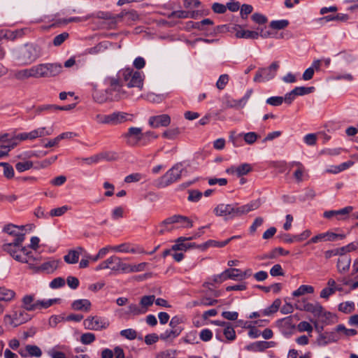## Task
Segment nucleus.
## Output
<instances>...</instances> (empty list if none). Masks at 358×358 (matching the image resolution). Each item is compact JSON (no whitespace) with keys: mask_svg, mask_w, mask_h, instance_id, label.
<instances>
[{"mask_svg":"<svg viewBox=\"0 0 358 358\" xmlns=\"http://www.w3.org/2000/svg\"><path fill=\"white\" fill-rule=\"evenodd\" d=\"M59 348V346L57 345L49 349L47 351L48 355L51 358H66L65 354L58 350Z\"/></svg>","mask_w":358,"mask_h":358,"instance_id":"de8ad7c7","label":"nucleus"},{"mask_svg":"<svg viewBox=\"0 0 358 358\" xmlns=\"http://www.w3.org/2000/svg\"><path fill=\"white\" fill-rule=\"evenodd\" d=\"M174 223H180L181 227L184 228H191L193 227V222L189 217L180 215H174L169 217L164 220L162 224L166 225Z\"/></svg>","mask_w":358,"mask_h":358,"instance_id":"2eb2a0df","label":"nucleus"},{"mask_svg":"<svg viewBox=\"0 0 358 358\" xmlns=\"http://www.w3.org/2000/svg\"><path fill=\"white\" fill-rule=\"evenodd\" d=\"M213 213L216 216L224 217L225 220L241 216V208L238 203H220L213 209Z\"/></svg>","mask_w":358,"mask_h":358,"instance_id":"39448f33","label":"nucleus"},{"mask_svg":"<svg viewBox=\"0 0 358 358\" xmlns=\"http://www.w3.org/2000/svg\"><path fill=\"white\" fill-rule=\"evenodd\" d=\"M15 296V292L5 287H0V301H10Z\"/></svg>","mask_w":358,"mask_h":358,"instance_id":"e433bc0d","label":"nucleus"},{"mask_svg":"<svg viewBox=\"0 0 358 358\" xmlns=\"http://www.w3.org/2000/svg\"><path fill=\"white\" fill-rule=\"evenodd\" d=\"M339 340V336L336 331H325L320 334L317 338V343L319 345L324 346L331 343L336 342Z\"/></svg>","mask_w":358,"mask_h":358,"instance_id":"a211bd4d","label":"nucleus"},{"mask_svg":"<svg viewBox=\"0 0 358 358\" xmlns=\"http://www.w3.org/2000/svg\"><path fill=\"white\" fill-rule=\"evenodd\" d=\"M337 289L339 290L340 289L336 287H325L321 291L320 296L322 299H328Z\"/></svg>","mask_w":358,"mask_h":358,"instance_id":"338daca9","label":"nucleus"},{"mask_svg":"<svg viewBox=\"0 0 358 358\" xmlns=\"http://www.w3.org/2000/svg\"><path fill=\"white\" fill-rule=\"evenodd\" d=\"M352 210H353V207L349 206H346V207H345L342 209L338 210L325 211L323 214V216H324V217H325L327 219H331L334 216L348 215L350 213H351L352 211Z\"/></svg>","mask_w":358,"mask_h":358,"instance_id":"c85d7f7f","label":"nucleus"},{"mask_svg":"<svg viewBox=\"0 0 358 358\" xmlns=\"http://www.w3.org/2000/svg\"><path fill=\"white\" fill-rule=\"evenodd\" d=\"M69 37V34L68 32H62L55 36L52 44L56 47L60 46Z\"/></svg>","mask_w":358,"mask_h":358,"instance_id":"8fccbe9b","label":"nucleus"},{"mask_svg":"<svg viewBox=\"0 0 358 358\" xmlns=\"http://www.w3.org/2000/svg\"><path fill=\"white\" fill-rule=\"evenodd\" d=\"M188 194L187 200L190 202H198L203 196V193L196 189H189Z\"/></svg>","mask_w":358,"mask_h":358,"instance_id":"09e8293b","label":"nucleus"},{"mask_svg":"<svg viewBox=\"0 0 358 358\" xmlns=\"http://www.w3.org/2000/svg\"><path fill=\"white\" fill-rule=\"evenodd\" d=\"M223 334L224 335L225 338L231 341L236 339V332L230 324H228L223 330Z\"/></svg>","mask_w":358,"mask_h":358,"instance_id":"603ef678","label":"nucleus"},{"mask_svg":"<svg viewBox=\"0 0 358 358\" xmlns=\"http://www.w3.org/2000/svg\"><path fill=\"white\" fill-rule=\"evenodd\" d=\"M121 77H118V73L115 76H106L103 80V84L106 86V90L112 96H120L122 91L123 84Z\"/></svg>","mask_w":358,"mask_h":358,"instance_id":"1a4fd4ad","label":"nucleus"},{"mask_svg":"<svg viewBox=\"0 0 358 358\" xmlns=\"http://www.w3.org/2000/svg\"><path fill=\"white\" fill-rule=\"evenodd\" d=\"M355 310V303L352 301H345L338 305V310L344 313H350Z\"/></svg>","mask_w":358,"mask_h":358,"instance_id":"c03bdc74","label":"nucleus"},{"mask_svg":"<svg viewBox=\"0 0 358 358\" xmlns=\"http://www.w3.org/2000/svg\"><path fill=\"white\" fill-rule=\"evenodd\" d=\"M31 319L30 315L24 309L13 311L12 314L4 316V322L14 327L24 324Z\"/></svg>","mask_w":358,"mask_h":358,"instance_id":"6e6552de","label":"nucleus"},{"mask_svg":"<svg viewBox=\"0 0 358 358\" xmlns=\"http://www.w3.org/2000/svg\"><path fill=\"white\" fill-rule=\"evenodd\" d=\"M227 280L232 279V280H243L246 278V273H242V271L238 268H228L224 271Z\"/></svg>","mask_w":358,"mask_h":358,"instance_id":"2f4dec72","label":"nucleus"},{"mask_svg":"<svg viewBox=\"0 0 358 358\" xmlns=\"http://www.w3.org/2000/svg\"><path fill=\"white\" fill-rule=\"evenodd\" d=\"M41 55V48L35 43H26L13 52L15 59L22 65L31 64Z\"/></svg>","mask_w":358,"mask_h":358,"instance_id":"f257e3e1","label":"nucleus"},{"mask_svg":"<svg viewBox=\"0 0 358 358\" xmlns=\"http://www.w3.org/2000/svg\"><path fill=\"white\" fill-rule=\"evenodd\" d=\"M31 78H45L43 64L34 65L30 68Z\"/></svg>","mask_w":358,"mask_h":358,"instance_id":"ea45409f","label":"nucleus"},{"mask_svg":"<svg viewBox=\"0 0 358 358\" xmlns=\"http://www.w3.org/2000/svg\"><path fill=\"white\" fill-rule=\"evenodd\" d=\"M275 345V343L273 341H261L250 344V345L247 346V349L253 352H262L266 349L274 347Z\"/></svg>","mask_w":358,"mask_h":358,"instance_id":"a878e982","label":"nucleus"},{"mask_svg":"<svg viewBox=\"0 0 358 358\" xmlns=\"http://www.w3.org/2000/svg\"><path fill=\"white\" fill-rule=\"evenodd\" d=\"M71 208L69 206L53 208L50 210L49 215L50 217H59L66 213Z\"/></svg>","mask_w":358,"mask_h":358,"instance_id":"3c124183","label":"nucleus"},{"mask_svg":"<svg viewBox=\"0 0 358 358\" xmlns=\"http://www.w3.org/2000/svg\"><path fill=\"white\" fill-rule=\"evenodd\" d=\"M36 301L34 294H26L22 299V308L26 311H34Z\"/></svg>","mask_w":358,"mask_h":358,"instance_id":"bb28decb","label":"nucleus"},{"mask_svg":"<svg viewBox=\"0 0 358 358\" xmlns=\"http://www.w3.org/2000/svg\"><path fill=\"white\" fill-rule=\"evenodd\" d=\"M13 76L15 79L19 80H23L31 78L30 68L16 71H15Z\"/></svg>","mask_w":358,"mask_h":358,"instance_id":"37998d69","label":"nucleus"},{"mask_svg":"<svg viewBox=\"0 0 358 358\" xmlns=\"http://www.w3.org/2000/svg\"><path fill=\"white\" fill-rule=\"evenodd\" d=\"M16 146V140H13L11 144L3 145L0 146V158L8 155L9 151Z\"/></svg>","mask_w":358,"mask_h":358,"instance_id":"5fc2aeb1","label":"nucleus"},{"mask_svg":"<svg viewBox=\"0 0 358 358\" xmlns=\"http://www.w3.org/2000/svg\"><path fill=\"white\" fill-rule=\"evenodd\" d=\"M103 157V155H95L90 157L83 158L82 160L85 162L87 164L91 165L93 164H97L100 161L102 160V158Z\"/></svg>","mask_w":358,"mask_h":358,"instance_id":"774afa93","label":"nucleus"},{"mask_svg":"<svg viewBox=\"0 0 358 358\" xmlns=\"http://www.w3.org/2000/svg\"><path fill=\"white\" fill-rule=\"evenodd\" d=\"M18 353L23 358L30 357H41L42 351L41 348L35 345H27L24 348H20L17 350Z\"/></svg>","mask_w":358,"mask_h":358,"instance_id":"dca6fc26","label":"nucleus"},{"mask_svg":"<svg viewBox=\"0 0 358 358\" xmlns=\"http://www.w3.org/2000/svg\"><path fill=\"white\" fill-rule=\"evenodd\" d=\"M3 167V176L8 178L11 179L14 177V169L11 165L8 163L2 164Z\"/></svg>","mask_w":358,"mask_h":358,"instance_id":"69168bd1","label":"nucleus"},{"mask_svg":"<svg viewBox=\"0 0 358 358\" xmlns=\"http://www.w3.org/2000/svg\"><path fill=\"white\" fill-rule=\"evenodd\" d=\"M315 90L314 87H296L293 89L296 96H303L313 92Z\"/></svg>","mask_w":358,"mask_h":358,"instance_id":"864d4df0","label":"nucleus"},{"mask_svg":"<svg viewBox=\"0 0 358 358\" xmlns=\"http://www.w3.org/2000/svg\"><path fill=\"white\" fill-rule=\"evenodd\" d=\"M180 134L178 128L170 129L162 134V136L167 139H174Z\"/></svg>","mask_w":358,"mask_h":358,"instance_id":"680f3d73","label":"nucleus"},{"mask_svg":"<svg viewBox=\"0 0 358 358\" xmlns=\"http://www.w3.org/2000/svg\"><path fill=\"white\" fill-rule=\"evenodd\" d=\"M280 305H281L280 299H276L275 300H274V301L273 302V303L271 306H268L267 308H266L265 309L263 310L262 315L268 316V315H272L273 313H276L278 310V309L280 308Z\"/></svg>","mask_w":358,"mask_h":358,"instance_id":"58836bf2","label":"nucleus"},{"mask_svg":"<svg viewBox=\"0 0 358 358\" xmlns=\"http://www.w3.org/2000/svg\"><path fill=\"white\" fill-rule=\"evenodd\" d=\"M95 335L92 333H85L80 336V341L84 345H90L95 341Z\"/></svg>","mask_w":358,"mask_h":358,"instance_id":"bf43d9fd","label":"nucleus"},{"mask_svg":"<svg viewBox=\"0 0 358 358\" xmlns=\"http://www.w3.org/2000/svg\"><path fill=\"white\" fill-rule=\"evenodd\" d=\"M3 231L8 234L14 236L15 239H17L22 236L23 238V241H24L25 234L22 232L23 227H20L17 225L9 224L3 227Z\"/></svg>","mask_w":358,"mask_h":358,"instance_id":"393cba45","label":"nucleus"},{"mask_svg":"<svg viewBox=\"0 0 358 358\" xmlns=\"http://www.w3.org/2000/svg\"><path fill=\"white\" fill-rule=\"evenodd\" d=\"M252 168L250 164L244 163L238 166H231L226 170L229 174H235L238 177L245 176L252 171Z\"/></svg>","mask_w":358,"mask_h":358,"instance_id":"412c9836","label":"nucleus"},{"mask_svg":"<svg viewBox=\"0 0 358 358\" xmlns=\"http://www.w3.org/2000/svg\"><path fill=\"white\" fill-rule=\"evenodd\" d=\"M133 115L122 112L116 111L110 114V124L116 125L124 123L127 121H131Z\"/></svg>","mask_w":358,"mask_h":358,"instance_id":"aec40b11","label":"nucleus"},{"mask_svg":"<svg viewBox=\"0 0 358 358\" xmlns=\"http://www.w3.org/2000/svg\"><path fill=\"white\" fill-rule=\"evenodd\" d=\"M65 262L70 264H76L79 259V255L77 251L71 250L68 254L64 257Z\"/></svg>","mask_w":358,"mask_h":358,"instance_id":"79ce46f5","label":"nucleus"},{"mask_svg":"<svg viewBox=\"0 0 358 358\" xmlns=\"http://www.w3.org/2000/svg\"><path fill=\"white\" fill-rule=\"evenodd\" d=\"M236 36L238 38L257 39L259 36V33L257 31L242 29L236 31Z\"/></svg>","mask_w":358,"mask_h":358,"instance_id":"f704fd0d","label":"nucleus"},{"mask_svg":"<svg viewBox=\"0 0 358 358\" xmlns=\"http://www.w3.org/2000/svg\"><path fill=\"white\" fill-rule=\"evenodd\" d=\"M120 334L122 337H124L125 338L129 340H134L136 338L137 336L136 331L133 329H127L122 330Z\"/></svg>","mask_w":358,"mask_h":358,"instance_id":"052dcab7","label":"nucleus"},{"mask_svg":"<svg viewBox=\"0 0 358 358\" xmlns=\"http://www.w3.org/2000/svg\"><path fill=\"white\" fill-rule=\"evenodd\" d=\"M176 353L177 351L175 350H166L158 352L155 358H173Z\"/></svg>","mask_w":358,"mask_h":358,"instance_id":"e2e57ef3","label":"nucleus"},{"mask_svg":"<svg viewBox=\"0 0 358 358\" xmlns=\"http://www.w3.org/2000/svg\"><path fill=\"white\" fill-rule=\"evenodd\" d=\"M278 324L281 332L285 335L291 334L296 327L292 316H288L278 320Z\"/></svg>","mask_w":358,"mask_h":358,"instance_id":"6ab92c4d","label":"nucleus"},{"mask_svg":"<svg viewBox=\"0 0 358 358\" xmlns=\"http://www.w3.org/2000/svg\"><path fill=\"white\" fill-rule=\"evenodd\" d=\"M182 331V329H167L160 334V339L162 341L173 340L178 337Z\"/></svg>","mask_w":358,"mask_h":358,"instance_id":"72a5a7b5","label":"nucleus"},{"mask_svg":"<svg viewBox=\"0 0 358 358\" xmlns=\"http://www.w3.org/2000/svg\"><path fill=\"white\" fill-rule=\"evenodd\" d=\"M118 77L122 78L127 83V86L131 87H138L142 90L143 87L144 76L141 72L134 71L133 69L126 68L118 71Z\"/></svg>","mask_w":358,"mask_h":358,"instance_id":"20e7f679","label":"nucleus"},{"mask_svg":"<svg viewBox=\"0 0 358 358\" xmlns=\"http://www.w3.org/2000/svg\"><path fill=\"white\" fill-rule=\"evenodd\" d=\"M155 301V296L154 295H148L144 296L141 299L140 305L141 308H145L146 312L148 311V308L152 305Z\"/></svg>","mask_w":358,"mask_h":358,"instance_id":"49530a36","label":"nucleus"},{"mask_svg":"<svg viewBox=\"0 0 358 358\" xmlns=\"http://www.w3.org/2000/svg\"><path fill=\"white\" fill-rule=\"evenodd\" d=\"M266 103L273 106H279L283 103V96H271L266 100Z\"/></svg>","mask_w":358,"mask_h":358,"instance_id":"0e129e2a","label":"nucleus"},{"mask_svg":"<svg viewBox=\"0 0 358 358\" xmlns=\"http://www.w3.org/2000/svg\"><path fill=\"white\" fill-rule=\"evenodd\" d=\"M351 264L349 257H342L338 259L337 268L340 273L348 271Z\"/></svg>","mask_w":358,"mask_h":358,"instance_id":"c9c22d12","label":"nucleus"},{"mask_svg":"<svg viewBox=\"0 0 358 358\" xmlns=\"http://www.w3.org/2000/svg\"><path fill=\"white\" fill-rule=\"evenodd\" d=\"M59 263H61L60 259H50L40 266L29 262L28 267L35 273L41 272L52 273L58 268Z\"/></svg>","mask_w":358,"mask_h":358,"instance_id":"9d476101","label":"nucleus"},{"mask_svg":"<svg viewBox=\"0 0 358 358\" xmlns=\"http://www.w3.org/2000/svg\"><path fill=\"white\" fill-rule=\"evenodd\" d=\"M71 308L75 310L88 312L91 308V302L88 299L75 300L71 303Z\"/></svg>","mask_w":358,"mask_h":358,"instance_id":"cd10ccee","label":"nucleus"},{"mask_svg":"<svg viewBox=\"0 0 358 358\" xmlns=\"http://www.w3.org/2000/svg\"><path fill=\"white\" fill-rule=\"evenodd\" d=\"M92 96L93 100L96 103H103L106 101H118L121 98L120 96H112L109 94V92H108L106 89H105V90H98L96 84H92Z\"/></svg>","mask_w":358,"mask_h":358,"instance_id":"f8f14e48","label":"nucleus"},{"mask_svg":"<svg viewBox=\"0 0 358 358\" xmlns=\"http://www.w3.org/2000/svg\"><path fill=\"white\" fill-rule=\"evenodd\" d=\"M23 238L21 236L9 243L2 245V250L8 253L16 261L28 265L31 260V251L27 247L22 245Z\"/></svg>","mask_w":358,"mask_h":358,"instance_id":"f03ea898","label":"nucleus"},{"mask_svg":"<svg viewBox=\"0 0 358 358\" xmlns=\"http://www.w3.org/2000/svg\"><path fill=\"white\" fill-rule=\"evenodd\" d=\"M187 171L182 162H178L155 181L158 188H164L180 180Z\"/></svg>","mask_w":358,"mask_h":358,"instance_id":"7ed1b4c3","label":"nucleus"},{"mask_svg":"<svg viewBox=\"0 0 358 358\" xmlns=\"http://www.w3.org/2000/svg\"><path fill=\"white\" fill-rule=\"evenodd\" d=\"M314 292V287L311 285H302L299 287L297 289L293 292L294 296H300L305 294H313Z\"/></svg>","mask_w":358,"mask_h":358,"instance_id":"a19ab883","label":"nucleus"},{"mask_svg":"<svg viewBox=\"0 0 358 358\" xmlns=\"http://www.w3.org/2000/svg\"><path fill=\"white\" fill-rule=\"evenodd\" d=\"M148 123L153 128L167 127L171 123V117L167 114L151 116L149 118Z\"/></svg>","mask_w":358,"mask_h":358,"instance_id":"f3484780","label":"nucleus"},{"mask_svg":"<svg viewBox=\"0 0 358 358\" xmlns=\"http://www.w3.org/2000/svg\"><path fill=\"white\" fill-rule=\"evenodd\" d=\"M59 301V299L36 300V310L46 309Z\"/></svg>","mask_w":358,"mask_h":358,"instance_id":"4c0bfd02","label":"nucleus"},{"mask_svg":"<svg viewBox=\"0 0 358 358\" xmlns=\"http://www.w3.org/2000/svg\"><path fill=\"white\" fill-rule=\"evenodd\" d=\"M289 22L287 20H273L270 22V27L273 29L280 30L286 28Z\"/></svg>","mask_w":358,"mask_h":358,"instance_id":"a18cd8bd","label":"nucleus"},{"mask_svg":"<svg viewBox=\"0 0 358 358\" xmlns=\"http://www.w3.org/2000/svg\"><path fill=\"white\" fill-rule=\"evenodd\" d=\"M16 140V145L18 144L20 138H18V134L17 136H10L9 134H4L0 135V142L4 143V145L11 144L13 140Z\"/></svg>","mask_w":358,"mask_h":358,"instance_id":"6e6d98bb","label":"nucleus"},{"mask_svg":"<svg viewBox=\"0 0 358 358\" xmlns=\"http://www.w3.org/2000/svg\"><path fill=\"white\" fill-rule=\"evenodd\" d=\"M193 237H180L178 238L177 242L172 246L173 250H186L187 249L192 248L195 245V243H185L184 241L192 240Z\"/></svg>","mask_w":358,"mask_h":358,"instance_id":"7c9ffc66","label":"nucleus"},{"mask_svg":"<svg viewBox=\"0 0 358 358\" xmlns=\"http://www.w3.org/2000/svg\"><path fill=\"white\" fill-rule=\"evenodd\" d=\"M299 310L311 313L315 317H320L322 315L324 308L322 305L318 302L315 303H306L303 308H296Z\"/></svg>","mask_w":358,"mask_h":358,"instance_id":"4be33fe9","label":"nucleus"},{"mask_svg":"<svg viewBox=\"0 0 358 358\" xmlns=\"http://www.w3.org/2000/svg\"><path fill=\"white\" fill-rule=\"evenodd\" d=\"M45 78L54 77L62 71V66L58 63L43 64Z\"/></svg>","mask_w":358,"mask_h":358,"instance_id":"5701e85b","label":"nucleus"},{"mask_svg":"<svg viewBox=\"0 0 358 358\" xmlns=\"http://www.w3.org/2000/svg\"><path fill=\"white\" fill-rule=\"evenodd\" d=\"M122 137L125 139L126 143L131 147H136L140 144L143 145L147 144V142L143 141L142 129L140 127H129L127 132L123 134Z\"/></svg>","mask_w":358,"mask_h":358,"instance_id":"423d86ee","label":"nucleus"},{"mask_svg":"<svg viewBox=\"0 0 358 358\" xmlns=\"http://www.w3.org/2000/svg\"><path fill=\"white\" fill-rule=\"evenodd\" d=\"M110 250L116 252H124V253H138L145 254L146 252L143 248L140 246H134L129 243H124L117 245L112 246Z\"/></svg>","mask_w":358,"mask_h":358,"instance_id":"4468645a","label":"nucleus"},{"mask_svg":"<svg viewBox=\"0 0 358 358\" xmlns=\"http://www.w3.org/2000/svg\"><path fill=\"white\" fill-rule=\"evenodd\" d=\"M145 313L146 310H145V308H141V306L137 304L131 303L124 312V314L128 317H134L145 314Z\"/></svg>","mask_w":358,"mask_h":358,"instance_id":"c756f323","label":"nucleus"},{"mask_svg":"<svg viewBox=\"0 0 358 358\" xmlns=\"http://www.w3.org/2000/svg\"><path fill=\"white\" fill-rule=\"evenodd\" d=\"M279 68V62H273L267 68L259 69L254 77V81L257 83L266 82L273 79Z\"/></svg>","mask_w":358,"mask_h":358,"instance_id":"0eeeda50","label":"nucleus"},{"mask_svg":"<svg viewBox=\"0 0 358 358\" xmlns=\"http://www.w3.org/2000/svg\"><path fill=\"white\" fill-rule=\"evenodd\" d=\"M111 270L115 272L129 273V264L124 263L122 259L117 256H111Z\"/></svg>","mask_w":358,"mask_h":358,"instance_id":"b1692460","label":"nucleus"},{"mask_svg":"<svg viewBox=\"0 0 358 358\" xmlns=\"http://www.w3.org/2000/svg\"><path fill=\"white\" fill-rule=\"evenodd\" d=\"M85 329L93 331L106 329L109 326V322L104 318L98 316L88 317L83 321Z\"/></svg>","mask_w":358,"mask_h":358,"instance_id":"9b49d317","label":"nucleus"},{"mask_svg":"<svg viewBox=\"0 0 358 358\" xmlns=\"http://www.w3.org/2000/svg\"><path fill=\"white\" fill-rule=\"evenodd\" d=\"M33 166V163L30 161L20 162L15 164V169L19 172H23L30 169Z\"/></svg>","mask_w":358,"mask_h":358,"instance_id":"13d9d810","label":"nucleus"},{"mask_svg":"<svg viewBox=\"0 0 358 358\" xmlns=\"http://www.w3.org/2000/svg\"><path fill=\"white\" fill-rule=\"evenodd\" d=\"M52 129H47L45 127H40L32 130L30 132H24L18 134L20 141L34 140L38 137L49 136L52 134Z\"/></svg>","mask_w":358,"mask_h":358,"instance_id":"ddd939ff","label":"nucleus"},{"mask_svg":"<svg viewBox=\"0 0 358 358\" xmlns=\"http://www.w3.org/2000/svg\"><path fill=\"white\" fill-rule=\"evenodd\" d=\"M229 80V75L228 74H222L219 77V78L216 83V87H217V89L220 90H223L225 88Z\"/></svg>","mask_w":358,"mask_h":358,"instance_id":"4d7b16f0","label":"nucleus"},{"mask_svg":"<svg viewBox=\"0 0 358 358\" xmlns=\"http://www.w3.org/2000/svg\"><path fill=\"white\" fill-rule=\"evenodd\" d=\"M260 206H261V201L259 199L252 201L245 205L240 206L241 216L245 214L248 213L250 211H252V210H255L259 208L260 207Z\"/></svg>","mask_w":358,"mask_h":358,"instance_id":"473e14b6","label":"nucleus"}]
</instances>
